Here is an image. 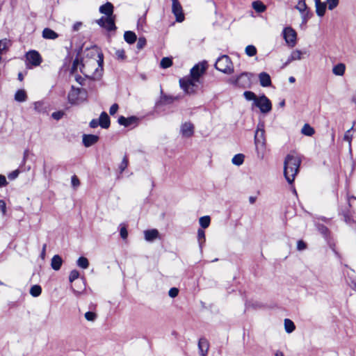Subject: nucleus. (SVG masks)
<instances>
[{"instance_id":"a878e982","label":"nucleus","mask_w":356,"mask_h":356,"mask_svg":"<svg viewBox=\"0 0 356 356\" xmlns=\"http://www.w3.org/2000/svg\"><path fill=\"white\" fill-rule=\"evenodd\" d=\"M10 45V40L6 38L0 40V56L8 50Z\"/></svg>"},{"instance_id":"1a4fd4ad","label":"nucleus","mask_w":356,"mask_h":356,"mask_svg":"<svg viewBox=\"0 0 356 356\" xmlns=\"http://www.w3.org/2000/svg\"><path fill=\"white\" fill-rule=\"evenodd\" d=\"M284 38L287 44L291 47L296 44L297 34L291 27H286L283 30Z\"/></svg>"},{"instance_id":"603ef678","label":"nucleus","mask_w":356,"mask_h":356,"mask_svg":"<svg viewBox=\"0 0 356 356\" xmlns=\"http://www.w3.org/2000/svg\"><path fill=\"white\" fill-rule=\"evenodd\" d=\"M43 102H36L34 103V109L38 112H41L42 111Z\"/></svg>"},{"instance_id":"49530a36","label":"nucleus","mask_w":356,"mask_h":356,"mask_svg":"<svg viewBox=\"0 0 356 356\" xmlns=\"http://www.w3.org/2000/svg\"><path fill=\"white\" fill-rule=\"evenodd\" d=\"M127 165H128V160H127V157L125 156L123 158V159L119 166L120 172H123L125 170V168L127 167Z\"/></svg>"},{"instance_id":"c85d7f7f","label":"nucleus","mask_w":356,"mask_h":356,"mask_svg":"<svg viewBox=\"0 0 356 356\" xmlns=\"http://www.w3.org/2000/svg\"><path fill=\"white\" fill-rule=\"evenodd\" d=\"M27 99V95L24 90H18L15 95V99L19 102H25Z\"/></svg>"},{"instance_id":"dca6fc26","label":"nucleus","mask_w":356,"mask_h":356,"mask_svg":"<svg viewBox=\"0 0 356 356\" xmlns=\"http://www.w3.org/2000/svg\"><path fill=\"white\" fill-rule=\"evenodd\" d=\"M63 264V259L58 254L54 255L51 261V266L52 269L54 270H58L60 269V267Z\"/></svg>"},{"instance_id":"8fccbe9b","label":"nucleus","mask_w":356,"mask_h":356,"mask_svg":"<svg viewBox=\"0 0 356 356\" xmlns=\"http://www.w3.org/2000/svg\"><path fill=\"white\" fill-rule=\"evenodd\" d=\"M72 185L73 187L76 188L80 185V181L76 175L72 177L71 179Z\"/></svg>"},{"instance_id":"4d7b16f0","label":"nucleus","mask_w":356,"mask_h":356,"mask_svg":"<svg viewBox=\"0 0 356 356\" xmlns=\"http://www.w3.org/2000/svg\"><path fill=\"white\" fill-rule=\"evenodd\" d=\"M8 184V181L4 175H0V188L6 186Z\"/></svg>"},{"instance_id":"2eb2a0df","label":"nucleus","mask_w":356,"mask_h":356,"mask_svg":"<svg viewBox=\"0 0 356 356\" xmlns=\"http://www.w3.org/2000/svg\"><path fill=\"white\" fill-rule=\"evenodd\" d=\"M259 79L261 86L269 87L271 86V79L270 75L266 72H261L259 74Z\"/></svg>"},{"instance_id":"6ab92c4d","label":"nucleus","mask_w":356,"mask_h":356,"mask_svg":"<svg viewBox=\"0 0 356 356\" xmlns=\"http://www.w3.org/2000/svg\"><path fill=\"white\" fill-rule=\"evenodd\" d=\"M316 12L318 16L323 17L325 15L326 10L325 3L321 2L320 0H315Z\"/></svg>"},{"instance_id":"f704fd0d","label":"nucleus","mask_w":356,"mask_h":356,"mask_svg":"<svg viewBox=\"0 0 356 356\" xmlns=\"http://www.w3.org/2000/svg\"><path fill=\"white\" fill-rule=\"evenodd\" d=\"M210 222L211 219L209 216H202L199 220L200 226L204 229L207 228L209 226Z\"/></svg>"},{"instance_id":"3c124183","label":"nucleus","mask_w":356,"mask_h":356,"mask_svg":"<svg viewBox=\"0 0 356 356\" xmlns=\"http://www.w3.org/2000/svg\"><path fill=\"white\" fill-rule=\"evenodd\" d=\"M0 211L2 213L3 216H5L6 213V204L4 200H0Z\"/></svg>"},{"instance_id":"5701e85b","label":"nucleus","mask_w":356,"mask_h":356,"mask_svg":"<svg viewBox=\"0 0 356 356\" xmlns=\"http://www.w3.org/2000/svg\"><path fill=\"white\" fill-rule=\"evenodd\" d=\"M115 17H106V20L105 22L104 28H105L107 31H109L115 30L116 26L115 24Z\"/></svg>"},{"instance_id":"bf43d9fd","label":"nucleus","mask_w":356,"mask_h":356,"mask_svg":"<svg viewBox=\"0 0 356 356\" xmlns=\"http://www.w3.org/2000/svg\"><path fill=\"white\" fill-rule=\"evenodd\" d=\"M19 173V172L18 170H14L8 175V178L10 179H15L18 177Z\"/></svg>"},{"instance_id":"f8f14e48","label":"nucleus","mask_w":356,"mask_h":356,"mask_svg":"<svg viewBox=\"0 0 356 356\" xmlns=\"http://www.w3.org/2000/svg\"><path fill=\"white\" fill-rule=\"evenodd\" d=\"M172 11L176 17L177 22H181L184 20V15L180 3L172 5Z\"/></svg>"},{"instance_id":"6e6552de","label":"nucleus","mask_w":356,"mask_h":356,"mask_svg":"<svg viewBox=\"0 0 356 356\" xmlns=\"http://www.w3.org/2000/svg\"><path fill=\"white\" fill-rule=\"evenodd\" d=\"M26 58L27 65H31L34 67L40 65L42 60L40 54L35 50H31L27 52L26 54Z\"/></svg>"},{"instance_id":"f03ea898","label":"nucleus","mask_w":356,"mask_h":356,"mask_svg":"<svg viewBox=\"0 0 356 356\" xmlns=\"http://www.w3.org/2000/svg\"><path fill=\"white\" fill-rule=\"evenodd\" d=\"M301 163L300 157L295 152L289 154L284 162V175L289 184L294 181L295 177L299 172Z\"/></svg>"},{"instance_id":"bb28decb","label":"nucleus","mask_w":356,"mask_h":356,"mask_svg":"<svg viewBox=\"0 0 356 356\" xmlns=\"http://www.w3.org/2000/svg\"><path fill=\"white\" fill-rule=\"evenodd\" d=\"M252 6L253 9L259 13H264L266 10V6L261 1H253Z\"/></svg>"},{"instance_id":"7ed1b4c3","label":"nucleus","mask_w":356,"mask_h":356,"mask_svg":"<svg viewBox=\"0 0 356 356\" xmlns=\"http://www.w3.org/2000/svg\"><path fill=\"white\" fill-rule=\"evenodd\" d=\"M99 59L98 60L95 59H91L81 64L80 72L86 76L95 77V72L97 71V65L99 67L101 66L103 62L102 57L100 56H99Z\"/></svg>"},{"instance_id":"69168bd1","label":"nucleus","mask_w":356,"mask_h":356,"mask_svg":"<svg viewBox=\"0 0 356 356\" xmlns=\"http://www.w3.org/2000/svg\"><path fill=\"white\" fill-rule=\"evenodd\" d=\"M82 26V24L81 22H76L73 26L72 29L74 31H77L80 29L81 26Z\"/></svg>"},{"instance_id":"680f3d73","label":"nucleus","mask_w":356,"mask_h":356,"mask_svg":"<svg viewBox=\"0 0 356 356\" xmlns=\"http://www.w3.org/2000/svg\"><path fill=\"white\" fill-rule=\"evenodd\" d=\"M52 118L55 120H60L63 115V113L60 111H58V112H54L52 113Z\"/></svg>"},{"instance_id":"473e14b6","label":"nucleus","mask_w":356,"mask_h":356,"mask_svg":"<svg viewBox=\"0 0 356 356\" xmlns=\"http://www.w3.org/2000/svg\"><path fill=\"white\" fill-rule=\"evenodd\" d=\"M355 125V123L353 124V126L350 129L346 131V132L345 133L344 136H343V140L348 143V146H349L350 149H351V140L353 138V135L351 134V131L354 129Z\"/></svg>"},{"instance_id":"a19ab883","label":"nucleus","mask_w":356,"mask_h":356,"mask_svg":"<svg viewBox=\"0 0 356 356\" xmlns=\"http://www.w3.org/2000/svg\"><path fill=\"white\" fill-rule=\"evenodd\" d=\"M245 54L248 56H254L257 54V49L254 45H248L245 47Z\"/></svg>"},{"instance_id":"9b49d317","label":"nucleus","mask_w":356,"mask_h":356,"mask_svg":"<svg viewBox=\"0 0 356 356\" xmlns=\"http://www.w3.org/2000/svg\"><path fill=\"white\" fill-rule=\"evenodd\" d=\"M180 131L183 136L189 138L193 135L194 126L191 122H185L181 125Z\"/></svg>"},{"instance_id":"aec40b11","label":"nucleus","mask_w":356,"mask_h":356,"mask_svg":"<svg viewBox=\"0 0 356 356\" xmlns=\"http://www.w3.org/2000/svg\"><path fill=\"white\" fill-rule=\"evenodd\" d=\"M42 37L45 39L55 40L58 37V35L52 29L45 28L42 31Z\"/></svg>"},{"instance_id":"de8ad7c7","label":"nucleus","mask_w":356,"mask_h":356,"mask_svg":"<svg viewBox=\"0 0 356 356\" xmlns=\"http://www.w3.org/2000/svg\"><path fill=\"white\" fill-rule=\"evenodd\" d=\"M115 55L119 60H124L125 58V51L123 49L117 50Z\"/></svg>"},{"instance_id":"b1692460","label":"nucleus","mask_w":356,"mask_h":356,"mask_svg":"<svg viewBox=\"0 0 356 356\" xmlns=\"http://www.w3.org/2000/svg\"><path fill=\"white\" fill-rule=\"evenodd\" d=\"M118 121L120 125H123V126L127 127L136 121V118L130 117V118H127L124 116H120L118 118Z\"/></svg>"},{"instance_id":"58836bf2","label":"nucleus","mask_w":356,"mask_h":356,"mask_svg":"<svg viewBox=\"0 0 356 356\" xmlns=\"http://www.w3.org/2000/svg\"><path fill=\"white\" fill-rule=\"evenodd\" d=\"M172 65V60L168 57H164L161 59L160 65L162 68L165 69L170 67Z\"/></svg>"},{"instance_id":"4c0bfd02","label":"nucleus","mask_w":356,"mask_h":356,"mask_svg":"<svg viewBox=\"0 0 356 356\" xmlns=\"http://www.w3.org/2000/svg\"><path fill=\"white\" fill-rule=\"evenodd\" d=\"M81 64H83V63L80 62V60L78 58H76L73 61L72 66L70 69V72L72 74L76 72L78 68L81 67Z\"/></svg>"},{"instance_id":"9d476101","label":"nucleus","mask_w":356,"mask_h":356,"mask_svg":"<svg viewBox=\"0 0 356 356\" xmlns=\"http://www.w3.org/2000/svg\"><path fill=\"white\" fill-rule=\"evenodd\" d=\"M198 349L201 356H207L209 349V343L207 339L202 337L199 339Z\"/></svg>"},{"instance_id":"e2e57ef3","label":"nucleus","mask_w":356,"mask_h":356,"mask_svg":"<svg viewBox=\"0 0 356 356\" xmlns=\"http://www.w3.org/2000/svg\"><path fill=\"white\" fill-rule=\"evenodd\" d=\"M99 125V122L97 119H93L90 122V127L91 128H96Z\"/></svg>"},{"instance_id":"0eeeda50","label":"nucleus","mask_w":356,"mask_h":356,"mask_svg":"<svg viewBox=\"0 0 356 356\" xmlns=\"http://www.w3.org/2000/svg\"><path fill=\"white\" fill-rule=\"evenodd\" d=\"M260 109L263 113H269L272 109V104L270 99L265 95L260 96L254 104Z\"/></svg>"},{"instance_id":"e433bc0d","label":"nucleus","mask_w":356,"mask_h":356,"mask_svg":"<svg viewBox=\"0 0 356 356\" xmlns=\"http://www.w3.org/2000/svg\"><path fill=\"white\" fill-rule=\"evenodd\" d=\"M42 288L39 285H33L30 289V294L33 297H38L41 294Z\"/></svg>"},{"instance_id":"338daca9","label":"nucleus","mask_w":356,"mask_h":356,"mask_svg":"<svg viewBox=\"0 0 356 356\" xmlns=\"http://www.w3.org/2000/svg\"><path fill=\"white\" fill-rule=\"evenodd\" d=\"M319 230L320 232L323 234V235H326L327 234V228L325 226H321L320 228H319Z\"/></svg>"},{"instance_id":"7c9ffc66","label":"nucleus","mask_w":356,"mask_h":356,"mask_svg":"<svg viewBox=\"0 0 356 356\" xmlns=\"http://www.w3.org/2000/svg\"><path fill=\"white\" fill-rule=\"evenodd\" d=\"M245 156L243 154H237L234 156L232 162L234 165L239 166L243 164Z\"/></svg>"},{"instance_id":"c9c22d12","label":"nucleus","mask_w":356,"mask_h":356,"mask_svg":"<svg viewBox=\"0 0 356 356\" xmlns=\"http://www.w3.org/2000/svg\"><path fill=\"white\" fill-rule=\"evenodd\" d=\"M197 239L199 242V245L200 249L202 248V245L205 242V233L204 231L202 229H199L197 231Z\"/></svg>"},{"instance_id":"cd10ccee","label":"nucleus","mask_w":356,"mask_h":356,"mask_svg":"<svg viewBox=\"0 0 356 356\" xmlns=\"http://www.w3.org/2000/svg\"><path fill=\"white\" fill-rule=\"evenodd\" d=\"M346 66L343 63H339L333 67L332 72L337 76H343L345 73Z\"/></svg>"},{"instance_id":"37998d69","label":"nucleus","mask_w":356,"mask_h":356,"mask_svg":"<svg viewBox=\"0 0 356 356\" xmlns=\"http://www.w3.org/2000/svg\"><path fill=\"white\" fill-rule=\"evenodd\" d=\"M79 277V273L77 270H72L70 273L69 281L72 283L75 280Z\"/></svg>"},{"instance_id":"393cba45","label":"nucleus","mask_w":356,"mask_h":356,"mask_svg":"<svg viewBox=\"0 0 356 356\" xmlns=\"http://www.w3.org/2000/svg\"><path fill=\"white\" fill-rule=\"evenodd\" d=\"M301 134L304 136H312L315 134V130L310 124L306 123L301 129Z\"/></svg>"},{"instance_id":"c03bdc74","label":"nucleus","mask_w":356,"mask_h":356,"mask_svg":"<svg viewBox=\"0 0 356 356\" xmlns=\"http://www.w3.org/2000/svg\"><path fill=\"white\" fill-rule=\"evenodd\" d=\"M84 316L88 321H95L97 318V314L92 312H87Z\"/></svg>"},{"instance_id":"c756f323","label":"nucleus","mask_w":356,"mask_h":356,"mask_svg":"<svg viewBox=\"0 0 356 356\" xmlns=\"http://www.w3.org/2000/svg\"><path fill=\"white\" fill-rule=\"evenodd\" d=\"M296 326L293 322L288 318L284 320V329L287 333H291L295 330Z\"/></svg>"},{"instance_id":"ddd939ff","label":"nucleus","mask_w":356,"mask_h":356,"mask_svg":"<svg viewBox=\"0 0 356 356\" xmlns=\"http://www.w3.org/2000/svg\"><path fill=\"white\" fill-rule=\"evenodd\" d=\"M99 140V136L93 134H84L83 136V143L85 147H88L95 144Z\"/></svg>"},{"instance_id":"a18cd8bd","label":"nucleus","mask_w":356,"mask_h":356,"mask_svg":"<svg viewBox=\"0 0 356 356\" xmlns=\"http://www.w3.org/2000/svg\"><path fill=\"white\" fill-rule=\"evenodd\" d=\"M146 44V40L143 37H140L138 38L137 42V48L138 49H143Z\"/></svg>"},{"instance_id":"20e7f679","label":"nucleus","mask_w":356,"mask_h":356,"mask_svg":"<svg viewBox=\"0 0 356 356\" xmlns=\"http://www.w3.org/2000/svg\"><path fill=\"white\" fill-rule=\"evenodd\" d=\"M215 67L225 74H229L234 72L232 63L229 56L226 55H223L218 58L215 63Z\"/></svg>"},{"instance_id":"6e6d98bb","label":"nucleus","mask_w":356,"mask_h":356,"mask_svg":"<svg viewBox=\"0 0 356 356\" xmlns=\"http://www.w3.org/2000/svg\"><path fill=\"white\" fill-rule=\"evenodd\" d=\"M120 233V236L123 239H125L127 238L128 232H127L126 227H121Z\"/></svg>"},{"instance_id":"2f4dec72","label":"nucleus","mask_w":356,"mask_h":356,"mask_svg":"<svg viewBox=\"0 0 356 356\" xmlns=\"http://www.w3.org/2000/svg\"><path fill=\"white\" fill-rule=\"evenodd\" d=\"M76 264L79 267L86 269L89 266V261L86 257H80L76 261Z\"/></svg>"},{"instance_id":"79ce46f5","label":"nucleus","mask_w":356,"mask_h":356,"mask_svg":"<svg viewBox=\"0 0 356 356\" xmlns=\"http://www.w3.org/2000/svg\"><path fill=\"white\" fill-rule=\"evenodd\" d=\"M325 4L328 9L332 10L338 6L339 0H327Z\"/></svg>"},{"instance_id":"13d9d810","label":"nucleus","mask_w":356,"mask_h":356,"mask_svg":"<svg viewBox=\"0 0 356 356\" xmlns=\"http://www.w3.org/2000/svg\"><path fill=\"white\" fill-rule=\"evenodd\" d=\"M118 110V105L117 104H114L111 106L109 113L111 115H114L116 113Z\"/></svg>"},{"instance_id":"0e129e2a","label":"nucleus","mask_w":356,"mask_h":356,"mask_svg":"<svg viewBox=\"0 0 356 356\" xmlns=\"http://www.w3.org/2000/svg\"><path fill=\"white\" fill-rule=\"evenodd\" d=\"M106 17H101L99 19H98V20L97 21V24H98L100 26L104 27V24H105V22H106Z\"/></svg>"},{"instance_id":"052dcab7","label":"nucleus","mask_w":356,"mask_h":356,"mask_svg":"<svg viewBox=\"0 0 356 356\" xmlns=\"http://www.w3.org/2000/svg\"><path fill=\"white\" fill-rule=\"evenodd\" d=\"M301 15H302V22L305 23H306L307 21L308 20V19L310 17V15H309V13L308 10L306 12L302 13Z\"/></svg>"},{"instance_id":"f3484780","label":"nucleus","mask_w":356,"mask_h":356,"mask_svg":"<svg viewBox=\"0 0 356 356\" xmlns=\"http://www.w3.org/2000/svg\"><path fill=\"white\" fill-rule=\"evenodd\" d=\"M99 126L102 128L107 129L110 126V118L106 112H102L99 119Z\"/></svg>"},{"instance_id":"864d4df0","label":"nucleus","mask_w":356,"mask_h":356,"mask_svg":"<svg viewBox=\"0 0 356 356\" xmlns=\"http://www.w3.org/2000/svg\"><path fill=\"white\" fill-rule=\"evenodd\" d=\"M307 248V245L305 244V243L303 241H298V243H297V249L298 250H305Z\"/></svg>"},{"instance_id":"4468645a","label":"nucleus","mask_w":356,"mask_h":356,"mask_svg":"<svg viewBox=\"0 0 356 356\" xmlns=\"http://www.w3.org/2000/svg\"><path fill=\"white\" fill-rule=\"evenodd\" d=\"M99 12L102 14L106 15V17H115L113 13V6L111 3L107 2L105 4L99 7Z\"/></svg>"},{"instance_id":"72a5a7b5","label":"nucleus","mask_w":356,"mask_h":356,"mask_svg":"<svg viewBox=\"0 0 356 356\" xmlns=\"http://www.w3.org/2000/svg\"><path fill=\"white\" fill-rule=\"evenodd\" d=\"M243 96L248 101H253V104H255L256 100H257L258 97L257 95L252 91H245L243 93Z\"/></svg>"},{"instance_id":"412c9836","label":"nucleus","mask_w":356,"mask_h":356,"mask_svg":"<svg viewBox=\"0 0 356 356\" xmlns=\"http://www.w3.org/2000/svg\"><path fill=\"white\" fill-rule=\"evenodd\" d=\"M302 55V52L300 50L296 49V50L293 51L291 52V55L289 56V57L288 58V59L286 62V65L291 63L293 60H301Z\"/></svg>"},{"instance_id":"a211bd4d","label":"nucleus","mask_w":356,"mask_h":356,"mask_svg":"<svg viewBox=\"0 0 356 356\" xmlns=\"http://www.w3.org/2000/svg\"><path fill=\"white\" fill-rule=\"evenodd\" d=\"M145 238L147 241H153L159 237V232L156 229H149L144 232Z\"/></svg>"},{"instance_id":"423d86ee","label":"nucleus","mask_w":356,"mask_h":356,"mask_svg":"<svg viewBox=\"0 0 356 356\" xmlns=\"http://www.w3.org/2000/svg\"><path fill=\"white\" fill-rule=\"evenodd\" d=\"M265 131L263 124H259L254 135V143L256 149L259 152L260 148L264 149L265 146Z\"/></svg>"},{"instance_id":"4be33fe9","label":"nucleus","mask_w":356,"mask_h":356,"mask_svg":"<svg viewBox=\"0 0 356 356\" xmlns=\"http://www.w3.org/2000/svg\"><path fill=\"white\" fill-rule=\"evenodd\" d=\"M124 39L127 43L134 44L136 41L137 37L134 32L127 31L124 33Z\"/></svg>"},{"instance_id":"09e8293b","label":"nucleus","mask_w":356,"mask_h":356,"mask_svg":"<svg viewBox=\"0 0 356 356\" xmlns=\"http://www.w3.org/2000/svg\"><path fill=\"white\" fill-rule=\"evenodd\" d=\"M179 290L178 289L173 287L171 288L168 291V295L171 298H175L178 296Z\"/></svg>"},{"instance_id":"5fc2aeb1","label":"nucleus","mask_w":356,"mask_h":356,"mask_svg":"<svg viewBox=\"0 0 356 356\" xmlns=\"http://www.w3.org/2000/svg\"><path fill=\"white\" fill-rule=\"evenodd\" d=\"M175 98L172 97H168L166 95H164L161 97V101L165 104H168L172 102Z\"/></svg>"},{"instance_id":"39448f33","label":"nucleus","mask_w":356,"mask_h":356,"mask_svg":"<svg viewBox=\"0 0 356 356\" xmlns=\"http://www.w3.org/2000/svg\"><path fill=\"white\" fill-rule=\"evenodd\" d=\"M252 75L250 73H241L236 78H231L229 82L242 88H248L251 86V77Z\"/></svg>"},{"instance_id":"ea45409f","label":"nucleus","mask_w":356,"mask_h":356,"mask_svg":"<svg viewBox=\"0 0 356 356\" xmlns=\"http://www.w3.org/2000/svg\"><path fill=\"white\" fill-rule=\"evenodd\" d=\"M296 8L298 10L300 13L307 11V6L304 0L299 1Z\"/></svg>"},{"instance_id":"774afa93","label":"nucleus","mask_w":356,"mask_h":356,"mask_svg":"<svg viewBox=\"0 0 356 356\" xmlns=\"http://www.w3.org/2000/svg\"><path fill=\"white\" fill-rule=\"evenodd\" d=\"M350 287H351V288H352L355 291H356V281L353 280V281L351 282Z\"/></svg>"},{"instance_id":"f257e3e1","label":"nucleus","mask_w":356,"mask_h":356,"mask_svg":"<svg viewBox=\"0 0 356 356\" xmlns=\"http://www.w3.org/2000/svg\"><path fill=\"white\" fill-rule=\"evenodd\" d=\"M206 69V62L198 63L191 70V78L185 77L179 80L180 87L186 94L191 95L195 92L199 78L204 73Z\"/></svg>"}]
</instances>
